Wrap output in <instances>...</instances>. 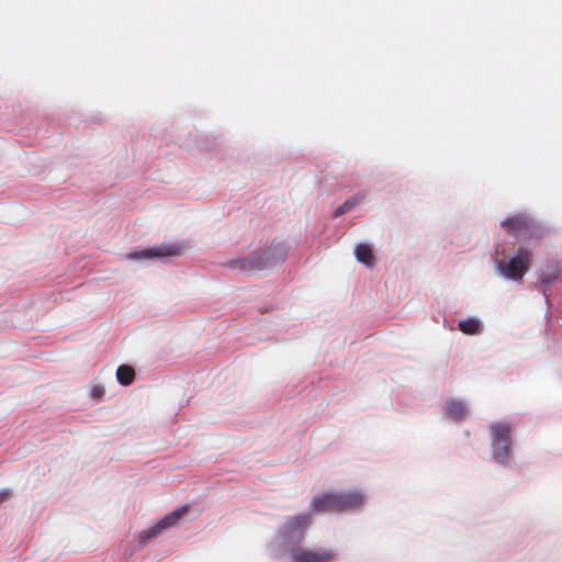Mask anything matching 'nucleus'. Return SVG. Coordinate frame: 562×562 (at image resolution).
<instances>
[{"mask_svg": "<svg viewBox=\"0 0 562 562\" xmlns=\"http://www.w3.org/2000/svg\"><path fill=\"white\" fill-rule=\"evenodd\" d=\"M286 255L285 243L273 240L268 247L256 250L248 257L229 261L228 266L232 269L249 273L280 265L285 260Z\"/></svg>", "mask_w": 562, "mask_h": 562, "instance_id": "f257e3e1", "label": "nucleus"}, {"mask_svg": "<svg viewBox=\"0 0 562 562\" xmlns=\"http://www.w3.org/2000/svg\"><path fill=\"white\" fill-rule=\"evenodd\" d=\"M531 261V252L527 249H518L516 256L501 260L497 268L502 276L507 279L521 280L528 271Z\"/></svg>", "mask_w": 562, "mask_h": 562, "instance_id": "f03ea898", "label": "nucleus"}, {"mask_svg": "<svg viewBox=\"0 0 562 562\" xmlns=\"http://www.w3.org/2000/svg\"><path fill=\"white\" fill-rule=\"evenodd\" d=\"M502 227L515 237L532 238L537 236V224L527 214H516L501 222Z\"/></svg>", "mask_w": 562, "mask_h": 562, "instance_id": "7ed1b4c3", "label": "nucleus"}, {"mask_svg": "<svg viewBox=\"0 0 562 562\" xmlns=\"http://www.w3.org/2000/svg\"><path fill=\"white\" fill-rule=\"evenodd\" d=\"M189 507L183 506L179 509H176L168 515H166L164 518H161L155 526L143 530L139 533V543L142 546H145L149 540L154 539L158 535H160L164 530L175 526L182 516L188 512Z\"/></svg>", "mask_w": 562, "mask_h": 562, "instance_id": "20e7f679", "label": "nucleus"}, {"mask_svg": "<svg viewBox=\"0 0 562 562\" xmlns=\"http://www.w3.org/2000/svg\"><path fill=\"white\" fill-rule=\"evenodd\" d=\"M311 524V517L307 514H300L288 517L279 533L284 540H300Z\"/></svg>", "mask_w": 562, "mask_h": 562, "instance_id": "39448f33", "label": "nucleus"}, {"mask_svg": "<svg viewBox=\"0 0 562 562\" xmlns=\"http://www.w3.org/2000/svg\"><path fill=\"white\" fill-rule=\"evenodd\" d=\"M314 513L338 514V497L336 492L322 493L315 496L311 503Z\"/></svg>", "mask_w": 562, "mask_h": 562, "instance_id": "423d86ee", "label": "nucleus"}, {"mask_svg": "<svg viewBox=\"0 0 562 562\" xmlns=\"http://www.w3.org/2000/svg\"><path fill=\"white\" fill-rule=\"evenodd\" d=\"M180 255L179 246H167V247H155L140 251H134L126 255L127 259L131 260H140V259H151L158 257H168V256H177Z\"/></svg>", "mask_w": 562, "mask_h": 562, "instance_id": "0eeeda50", "label": "nucleus"}, {"mask_svg": "<svg viewBox=\"0 0 562 562\" xmlns=\"http://www.w3.org/2000/svg\"><path fill=\"white\" fill-rule=\"evenodd\" d=\"M335 554L325 549L305 550L297 549L293 551L294 562H331Z\"/></svg>", "mask_w": 562, "mask_h": 562, "instance_id": "6e6552de", "label": "nucleus"}, {"mask_svg": "<svg viewBox=\"0 0 562 562\" xmlns=\"http://www.w3.org/2000/svg\"><path fill=\"white\" fill-rule=\"evenodd\" d=\"M338 497V513L359 508L364 501L361 491L355 490L350 492H336Z\"/></svg>", "mask_w": 562, "mask_h": 562, "instance_id": "1a4fd4ad", "label": "nucleus"}, {"mask_svg": "<svg viewBox=\"0 0 562 562\" xmlns=\"http://www.w3.org/2000/svg\"><path fill=\"white\" fill-rule=\"evenodd\" d=\"M445 411L454 420H462L468 415V408L462 401L449 400L445 403Z\"/></svg>", "mask_w": 562, "mask_h": 562, "instance_id": "9d476101", "label": "nucleus"}, {"mask_svg": "<svg viewBox=\"0 0 562 562\" xmlns=\"http://www.w3.org/2000/svg\"><path fill=\"white\" fill-rule=\"evenodd\" d=\"M492 442H510V428L506 424L496 423L492 426Z\"/></svg>", "mask_w": 562, "mask_h": 562, "instance_id": "9b49d317", "label": "nucleus"}, {"mask_svg": "<svg viewBox=\"0 0 562 562\" xmlns=\"http://www.w3.org/2000/svg\"><path fill=\"white\" fill-rule=\"evenodd\" d=\"M355 256L359 262L368 267H373L375 257L367 244H359L355 249Z\"/></svg>", "mask_w": 562, "mask_h": 562, "instance_id": "f8f14e48", "label": "nucleus"}, {"mask_svg": "<svg viewBox=\"0 0 562 562\" xmlns=\"http://www.w3.org/2000/svg\"><path fill=\"white\" fill-rule=\"evenodd\" d=\"M458 326L465 335H477L482 329L480 321L472 317L460 321Z\"/></svg>", "mask_w": 562, "mask_h": 562, "instance_id": "ddd939ff", "label": "nucleus"}, {"mask_svg": "<svg viewBox=\"0 0 562 562\" xmlns=\"http://www.w3.org/2000/svg\"><path fill=\"white\" fill-rule=\"evenodd\" d=\"M493 445V457L499 463H506L509 458L510 442H492Z\"/></svg>", "mask_w": 562, "mask_h": 562, "instance_id": "4468645a", "label": "nucleus"}, {"mask_svg": "<svg viewBox=\"0 0 562 562\" xmlns=\"http://www.w3.org/2000/svg\"><path fill=\"white\" fill-rule=\"evenodd\" d=\"M560 276V269L557 263L547 265L540 276V280L544 284L553 283Z\"/></svg>", "mask_w": 562, "mask_h": 562, "instance_id": "2eb2a0df", "label": "nucleus"}, {"mask_svg": "<svg viewBox=\"0 0 562 562\" xmlns=\"http://www.w3.org/2000/svg\"><path fill=\"white\" fill-rule=\"evenodd\" d=\"M116 378L122 385H130L135 379V371L132 367L122 364L116 370Z\"/></svg>", "mask_w": 562, "mask_h": 562, "instance_id": "dca6fc26", "label": "nucleus"}, {"mask_svg": "<svg viewBox=\"0 0 562 562\" xmlns=\"http://www.w3.org/2000/svg\"><path fill=\"white\" fill-rule=\"evenodd\" d=\"M356 204H357L356 198L350 199V200L346 201L344 204H341L340 206H338L336 209V211L334 212V215L336 217H338V216L349 212L350 210H352Z\"/></svg>", "mask_w": 562, "mask_h": 562, "instance_id": "f3484780", "label": "nucleus"}, {"mask_svg": "<svg viewBox=\"0 0 562 562\" xmlns=\"http://www.w3.org/2000/svg\"><path fill=\"white\" fill-rule=\"evenodd\" d=\"M11 497V491L9 488L0 491V505L7 502Z\"/></svg>", "mask_w": 562, "mask_h": 562, "instance_id": "a211bd4d", "label": "nucleus"}]
</instances>
